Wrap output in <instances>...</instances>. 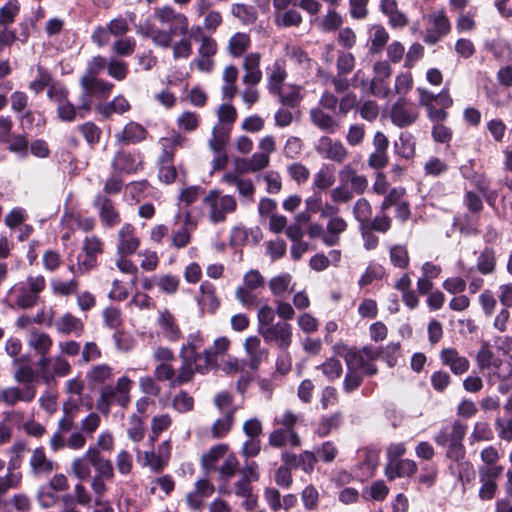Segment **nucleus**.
<instances>
[{"mask_svg": "<svg viewBox=\"0 0 512 512\" xmlns=\"http://www.w3.org/2000/svg\"><path fill=\"white\" fill-rule=\"evenodd\" d=\"M104 71L105 66H90L80 78L79 101L83 112H90L95 100H104L110 95L114 85L102 78Z\"/></svg>", "mask_w": 512, "mask_h": 512, "instance_id": "1", "label": "nucleus"}, {"mask_svg": "<svg viewBox=\"0 0 512 512\" xmlns=\"http://www.w3.org/2000/svg\"><path fill=\"white\" fill-rule=\"evenodd\" d=\"M205 339L202 333L197 330L188 334L186 342L180 348L179 357L181 362L200 374H206L213 369L214 358L210 350H199L204 346Z\"/></svg>", "mask_w": 512, "mask_h": 512, "instance_id": "2", "label": "nucleus"}, {"mask_svg": "<svg viewBox=\"0 0 512 512\" xmlns=\"http://www.w3.org/2000/svg\"><path fill=\"white\" fill-rule=\"evenodd\" d=\"M467 432V425L455 420L443 425L434 435L433 440L439 447L446 448L445 456L449 460H462L466 449L463 444Z\"/></svg>", "mask_w": 512, "mask_h": 512, "instance_id": "3", "label": "nucleus"}, {"mask_svg": "<svg viewBox=\"0 0 512 512\" xmlns=\"http://www.w3.org/2000/svg\"><path fill=\"white\" fill-rule=\"evenodd\" d=\"M46 288L44 276H28L25 282L14 284L8 291V297L11 300V306L20 309H31L38 305L40 294Z\"/></svg>", "mask_w": 512, "mask_h": 512, "instance_id": "4", "label": "nucleus"}, {"mask_svg": "<svg viewBox=\"0 0 512 512\" xmlns=\"http://www.w3.org/2000/svg\"><path fill=\"white\" fill-rule=\"evenodd\" d=\"M37 379L47 385L56 382L57 378H63L70 374L71 365L63 355L39 357L36 361Z\"/></svg>", "mask_w": 512, "mask_h": 512, "instance_id": "5", "label": "nucleus"}, {"mask_svg": "<svg viewBox=\"0 0 512 512\" xmlns=\"http://www.w3.org/2000/svg\"><path fill=\"white\" fill-rule=\"evenodd\" d=\"M209 208V220L214 223L225 221L226 215L236 210L237 203L231 195H221L218 190H211L203 200Z\"/></svg>", "mask_w": 512, "mask_h": 512, "instance_id": "6", "label": "nucleus"}, {"mask_svg": "<svg viewBox=\"0 0 512 512\" xmlns=\"http://www.w3.org/2000/svg\"><path fill=\"white\" fill-rule=\"evenodd\" d=\"M417 105L410 100L400 98L391 105L389 117L391 122L398 128L412 126L419 118Z\"/></svg>", "mask_w": 512, "mask_h": 512, "instance_id": "7", "label": "nucleus"}, {"mask_svg": "<svg viewBox=\"0 0 512 512\" xmlns=\"http://www.w3.org/2000/svg\"><path fill=\"white\" fill-rule=\"evenodd\" d=\"M194 374V370L183 362H181V366L177 371L174 369L171 362L159 363L154 370L155 378L158 381H169L171 387L181 386L190 382Z\"/></svg>", "mask_w": 512, "mask_h": 512, "instance_id": "8", "label": "nucleus"}, {"mask_svg": "<svg viewBox=\"0 0 512 512\" xmlns=\"http://www.w3.org/2000/svg\"><path fill=\"white\" fill-rule=\"evenodd\" d=\"M264 342L280 350H288L292 343V326L287 322H277L258 332Z\"/></svg>", "mask_w": 512, "mask_h": 512, "instance_id": "9", "label": "nucleus"}, {"mask_svg": "<svg viewBox=\"0 0 512 512\" xmlns=\"http://www.w3.org/2000/svg\"><path fill=\"white\" fill-rule=\"evenodd\" d=\"M63 411L64 415L58 421L57 430L50 438V447L54 452L63 449V435L73 429L78 405L72 402L65 403Z\"/></svg>", "mask_w": 512, "mask_h": 512, "instance_id": "10", "label": "nucleus"}, {"mask_svg": "<svg viewBox=\"0 0 512 512\" xmlns=\"http://www.w3.org/2000/svg\"><path fill=\"white\" fill-rule=\"evenodd\" d=\"M315 151L321 158L339 164L343 163L348 157V150L345 145L341 141L328 136H322L318 139L315 144Z\"/></svg>", "mask_w": 512, "mask_h": 512, "instance_id": "11", "label": "nucleus"}, {"mask_svg": "<svg viewBox=\"0 0 512 512\" xmlns=\"http://www.w3.org/2000/svg\"><path fill=\"white\" fill-rule=\"evenodd\" d=\"M180 224V227L172 233V247L181 249L189 245L191 242V234L196 228V222L192 219L189 211L183 214L178 213L175 216V224Z\"/></svg>", "mask_w": 512, "mask_h": 512, "instance_id": "12", "label": "nucleus"}, {"mask_svg": "<svg viewBox=\"0 0 512 512\" xmlns=\"http://www.w3.org/2000/svg\"><path fill=\"white\" fill-rule=\"evenodd\" d=\"M439 359L441 364L447 367L455 376H462L469 371V359L461 355L454 347H445L440 350Z\"/></svg>", "mask_w": 512, "mask_h": 512, "instance_id": "13", "label": "nucleus"}, {"mask_svg": "<svg viewBox=\"0 0 512 512\" xmlns=\"http://www.w3.org/2000/svg\"><path fill=\"white\" fill-rule=\"evenodd\" d=\"M132 380L127 376H122L117 380L115 386L104 385L101 388L102 394L112 402L121 407H126L130 403V390L132 387Z\"/></svg>", "mask_w": 512, "mask_h": 512, "instance_id": "14", "label": "nucleus"}, {"mask_svg": "<svg viewBox=\"0 0 512 512\" xmlns=\"http://www.w3.org/2000/svg\"><path fill=\"white\" fill-rule=\"evenodd\" d=\"M159 328L158 335L169 342H177L182 337V332L174 315L167 309L158 312L156 320Z\"/></svg>", "mask_w": 512, "mask_h": 512, "instance_id": "15", "label": "nucleus"}, {"mask_svg": "<svg viewBox=\"0 0 512 512\" xmlns=\"http://www.w3.org/2000/svg\"><path fill=\"white\" fill-rule=\"evenodd\" d=\"M214 491L215 487L208 479H198L194 484V489L186 495L188 507L194 511L201 510L205 499L212 496Z\"/></svg>", "mask_w": 512, "mask_h": 512, "instance_id": "16", "label": "nucleus"}, {"mask_svg": "<svg viewBox=\"0 0 512 512\" xmlns=\"http://www.w3.org/2000/svg\"><path fill=\"white\" fill-rule=\"evenodd\" d=\"M281 460L284 464L289 465L292 469H302L305 473L313 472L317 457L314 452L305 450L300 454H294L287 450L281 453Z\"/></svg>", "mask_w": 512, "mask_h": 512, "instance_id": "17", "label": "nucleus"}, {"mask_svg": "<svg viewBox=\"0 0 512 512\" xmlns=\"http://www.w3.org/2000/svg\"><path fill=\"white\" fill-rule=\"evenodd\" d=\"M352 71V66H338V74L333 78L335 89L338 92L346 90L349 86L359 87L366 86L370 79L365 75L363 70H358L353 78L349 81L346 75Z\"/></svg>", "mask_w": 512, "mask_h": 512, "instance_id": "18", "label": "nucleus"}, {"mask_svg": "<svg viewBox=\"0 0 512 512\" xmlns=\"http://www.w3.org/2000/svg\"><path fill=\"white\" fill-rule=\"evenodd\" d=\"M140 246V239L135 235V228L125 223L118 231L117 253L118 255H132Z\"/></svg>", "mask_w": 512, "mask_h": 512, "instance_id": "19", "label": "nucleus"}, {"mask_svg": "<svg viewBox=\"0 0 512 512\" xmlns=\"http://www.w3.org/2000/svg\"><path fill=\"white\" fill-rule=\"evenodd\" d=\"M36 396V389L27 385L23 389L18 387H7L0 391V404L14 406L18 402H31Z\"/></svg>", "mask_w": 512, "mask_h": 512, "instance_id": "20", "label": "nucleus"}, {"mask_svg": "<svg viewBox=\"0 0 512 512\" xmlns=\"http://www.w3.org/2000/svg\"><path fill=\"white\" fill-rule=\"evenodd\" d=\"M268 444L273 448H298L302 441L295 429L276 428L268 436Z\"/></svg>", "mask_w": 512, "mask_h": 512, "instance_id": "21", "label": "nucleus"}, {"mask_svg": "<svg viewBox=\"0 0 512 512\" xmlns=\"http://www.w3.org/2000/svg\"><path fill=\"white\" fill-rule=\"evenodd\" d=\"M93 205L97 208L101 221L107 227L111 228L120 223V214L116 210L111 199L102 195H97L94 199Z\"/></svg>", "mask_w": 512, "mask_h": 512, "instance_id": "22", "label": "nucleus"}, {"mask_svg": "<svg viewBox=\"0 0 512 512\" xmlns=\"http://www.w3.org/2000/svg\"><path fill=\"white\" fill-rule=\"evenodd\" d=\"M87 456L91 461V465L94 468L95 475L104 479H114L115 472L112 462L102 456V454L92 446L87 449Z\"/></svg>", "mask_w": 512, "mask_h": 512, "instance_id": "23", "label": "nucleus"}, {"mask_svg": "<svg viewBox=\"0 0 512 512\" xmlns=\"http://www.w3.org/2000/svg\"><path fill=\"white\" fill-rule=\"evenodd\" d=\"M111 165L115 172L130 174L138 170L141 161L135 152L118 151Z\"/></svg>", "mask_w": 512, "mask_h": 512, "instance_id": "24", "label": "nucleus"}, {"mask_svg": "<svg viewBox=\"0 0 512 512\" xmlns=\"http://www.w3.org/2000/svg\"><path fill=\"white\" fill-rule=\"evenodd\" d=\"M338 176L339 182L351 185L357 195L363 194L368 187L367 178L364 175L358 174L350 164L340 169Z\"/></svg>", "mask_w": 512, "mask_h": 512, "instance_id": "25", "label": "nucleus"}, {"mask_svg": "<svg viewBox=\"0 0 512 512\" xmlns=\"http://www.w3.org/2000/svg\"><path fill=\"white\" fill-rule=\"evenodd\" d=\"M244 347L249 356L248 365L251 369H257L268 357V351L261 348V341L257 336L248 337L245 340Z\"/></svg>", "mask_w": 512, "mask_h": 512, "instance_id": "26", "label": "nucleus"}, {"mask_svg": "<svg viewBox=\"0 0 512 512\" xmlns=\"http://www.w3.org/2000/svg\"><path fill=\"white\" fill-rule=\"evenodd\" d=\"M31 471L34 475H47L51 473L54 468V462L46 456L43 447L35 448L29 460Z\"/></svg>", "mask_w": 512, "mask_h": 512, "instance_id": "27", "label": "nucleus"}, {"mask_svg": "<svg viewBox=\"0 0 512 512\" xmlns=\"http://www.w3.org/2000/svg\"><path fill=\"white\" fill-rule=\"evenodd\" d=\"M146 134L147 131L142 125L129 122L121 132L115 134V139L120 144H137L146 138Z\"/></svg>", "mask_w": 512, "mask_h": 512, "instance_id": "28", "label": "nucleus"}, {"mask_svg": "<svg viewBox=\"0 0 512 512\" xmlns=\"http://www.w3.org/2000/svg\"><path fill=\"white\" fill-rule=\"evenodd\" d=\"M360 463L358 465L361 475L365 478L372 477L379 463V450L375 448H363L358 451Z\"/></svg>", "mask_w": 512, "mask_h": 512, "instance_id": "29", "label": "nucleus"}, {"mask_svg": "<svg viewBox=\"0 0 512 512\" xmlns=\"http://www.w3.org/2000/svg\"><path fill=\"white\" fill-rule=\"evenodd\" d=\"M348 228L347 221L339 216L328 220L325 227V234H323V243L326 246H335L339 244L340 235Z\"/></svg>", "mask_w": 512, "mask_h": 512, "instance_id": "30", "label": "nucleus"}, {"mask_svg": "<svg viewBox=\"0 0 512 512\" xmlns=\"http://www.w3.org/2000/svg\"><path fill=\"white\" fill-rule=\"evenodd\" d=\"M57 101V115L64 122H72L77 118L83 119L90 113L82 111L80 101L77 107L70 101L66 100L62 95L57 99Z\"/></svg>", "mask_w": 512, "mask_h": 512, "instance_id": "31", "label": "nucleus"}, {"mask_svg": "<svg viewBox=\"0 0 512 512\" xmlns=\"http://www.w3.org/2000/svg\"><path fill=\"white\" fill-rule=\"evenodd\" d=\"M28 346L32 349L36 355L39 357H43L50 353V350L53 346V340L49 334L33 330L28 337L27 341Z\"/></svg>", "mask_w": 512, "mask_h": 512, "instance_id": "32", "label": "nucleus"}, {"mask_svg": "<svg viewBox=\"0 0 512 512\" xmlns=\"http://www.w3.org/2000/svg\"><path fill=\"white\" fill-rule=\"evenodd\" d=\"M449 471L456 476L457 480L462 484L463 488L475 479L474 466L467 460H451Z\"/></svg>", "mask_w": 512, "mask_h": 512, "instance_id": "33", "label": "nucleus"}, {"mask_svg": "<svg viewBox=\"0 0 512 512\" xmlns=\"http://www.w3.org/2000/svg\"><path fill=\"white\" fill-rule=\"evenodd\" d=\"M417 471L415 461L411 459H402L396 463L386 464L385 475L389 480L395 478L410 477Z\"/></svg>", "mask_w": 512, "mask_h": 512, "instance_id": "34", "label": "nucleus"}, {"mask_svg": "<svg viewBox=\"0 0 512 512\" xmlns=\"http://www.w3.org/2000/svg\"><path fill=\"white\" fill-rule=\"evenodd\" d=\"M222 181L228 185L235 186L239 195L248 201H253L255 187L250 179L240 178L236 173H226Z\"/></svg>", "mask_w": 512, "mask_h": 512, "instance_id": "35", "label": "nucleus"}, {"mask_svg": "<svg viewBox=\"0 0 512 512\" xmlns=\"http://www.w3.org/2000/svg\"><path fill=\"white\" fill-rule=\"evenodd\" d=\"M503 408L508 418H497L495 421V428L501 439L512 441V395L509 396Z\"/></svg>", "mask_w": 512, "mask_h": 512, "instance_id": "36", "label": "nucleus"}, {"mask_svg": "<svg viewBox=\"0 0 512 512\" xmlns=\"http://www.w3.org/2000/svg\"><path fill=\"white\" fill-rule=\"evenodd\" d=\"M394 150L400 157L407 160L412 159L416 151L414 136L409 132L400 133L399 139L394 142Z\"/></svg>", "mask_w": 512, "mask_h": 512, "instance_id": "37", "label": "nucleus"}, {"mask_svg": "<svg viewBox=\"0 0 512 512\" xmlns=\"http://www.w3.org/2000/svg\"><path fill=\"white\" fill-rule=\"evenodd\" d=\"M496 253L492 247H485L478 255L476 269L482 275H490L496 269Z\"/></svg>", "mask_w": 512, "mask_h": 512, "instance_id": "38", "label": "nucleus"}, {"mask_svg": "<svg viewBox=\"0 0 512 512\" xmlns=\"http://www.w3.org/2000/svg\"><path fill=\"white\" fill-rule=\"evenodd\" d=\"M484 49L486 53L492 54L494 60L498 62L509 60L512 53L510 45L501 39L486 40Z\"/></svg>", "mask_w": 512, "mask_h": 512, "instance_id": "39", "label": "nucleus"}, {"mask_svg": "<svg viewBox=\"0 0 512 512\" xmlns=\"http://www.w3.org/2000/svg\"><path fill=\"white\" fill-rule=\"evenodd\" d=\"M310 118L315 126L326 133H335L339 128V123L319 108L310 111Z\"/></svg>", "mask_w": 512, "mask_h": 512, "instance_id": "40", "label": "nucleus"}, {"mask_svg": "<svg viewBox=\"0 0 512 512\" xmlns=\"http://www.w3.org/2000/svg\"><path fill=\"white\" fill-rule=\"evenodd\" d=\"M129 109L130 104L123 96H117L109 103H99L95 106V111L105 118L110 117L113 113L123 114Z\"/></svg>", "mask_w": 512, "mask_h": 512, "instance_id": "41", "label": "nucleus"}, {"mask_svg": "<svg viewBox=\"0 0 512 512\" xmlns=\"http://www.w3.org/2000/svg\"><path fill=\"white\" fill-rule=\"evenodd\" d=\"M55 327L60 334H80L83 330V323L71 313H66L55 322Z\"/></svg>", "mask_w": 512, "mask_h": 512, "instance_id": "42", "label": "nucleus"}, {"mask_svg": "<svg viewBox=\"0 0 512 512\" xmlns=\"http://www.w3.org/2000/svg\"><path fill=\"white\" fill-rule=\"evenodd\" d=\"M335 183V169L330 164H323L313 177V187L326 190Z\"/></svg>", "mask_w": 512, "mask_h": 512, "instance_id": "43", "label": "nucleus"}, {"mask_svg": "<svg viewBox=\"0 0 512 512\" xmlns=\"http://www.w3.org/2000/svg\"><path fill=\"white\" fill-rule=\"evenodd\" d=\"M91 466V461L86 451L81 457L72 460L71 471L78 480L83 481L91 477Z\"/></svg>", "mask_w": 512, "mask_h": 512, "instance_id": "44", "label": "nucleus"}, {"mask_svg": "<svg viewBox=\"0 0 512 512\" xmlns=\"http://www.w3.org/2000/svg\"><path fill=\"white\" fill-rule=\"evenodd\" d=\"M236 299L246 309H253L261 305V299L258 297L257 290L239 286L235 291Z\"/></svg>", "mask_w": 512, "mask_h": 512, "instance_id": "45", "label": "nucleus"}, {"mask_svg": "<svg viewBox=\"0 0 512 512\" xmlns=\"http://www.w3.org/2000/svg\"><path fill=\"white\" fill-rule=\"evenodd\" d=\"M20 11L18 0H9L0 7V26L8 28L12 24Z\"/></svg>", "mask_w": 512, "mask_h": 512, "instance_id": "46", "label": "nucleus"}, {"mask_svg": "<svg viewBox=\"0 0 512 512\" xmlns=\"http://www.w3.org/2000/svg\"><path fill=\"white\" fill-rule=\"evenodd\" d=\"M236 409L233 408L227 412L224 417L217 419L212 426V435L215 438H222L228 434L234 422Z\"/></svg>", "mask_w": 512, "mask_h": 512, "instance_id": "47", "label": "nucleus"}, {"mask_svg": "<svg viewBox=\"0 0 512 512\" xmlns=\"http://www.w3.org/2000/svg\"><path fill=\"white\" fill-rule=\"evenodd\" d=\"M90 383L103 384L113 378V370L107 364L96 365L87 373Z\"/></svg>", "mask_w": 512, "mask_h": 512, "instance_id": "48", "label": "nucleus"}, {"mask_svg": "<svg viewBox=\"0 0 512 512\" xmlns=\"http://www.w3.org/2000/svg\"><path fill=\"white\" fill-rule=\"evenodd\" d=\"M250 43V38L245 33L237 32L229 40L228 48L233 57L244 54Z\"/></svg>", "mask_w": 512, "mask_h": 512, "instance_id": "49", "label": "nucleus"}, {"mask_svg": "<svg viewBox=\"0 0 512 512\" xmlns=\"http://www.w3.org/2000/svg\"><path fill=\"white\" fill-rule=\"evenodd\" d=\"M172 424V418L169 414H161L152 417L151 419V434L150 441L154 442L158 439L160 434L166 431Z\"/></svg>", "mask_w": 512, "mask_h": 512, "instance_id": "50", "label": "nucleus"}, {"mask_svg": "<svg viewBox=\"0 0 512 512\" xmlns=\"http://www.w3.org/2000/svg\"><path fill=\"white\" fill-rule=\"evenodd\" d=\"M352 212L359 226H364L372 216V207L367 199L360 198L355 202Z\"/></svg>", "mask_w": 512, "mask_h": 512, "instance_id": "51", "label": "nucleus"}, {"mask_svg": "<svg viewBox=\"0 0 512 512\" xmlns=\"http://www.w3.org/2000/svg\"><path fill=\"white\" fill-rule=\"evenodd\" d=\"M341 424V414L340 413H334L330 416L323 417L316 429V434L319 437H326L331 433V431L339 428Z\"/></svg>", "mask_w": 512, "mask_h": 512, "instance_id": "52", "label": "nucleus"}, {"mask_svg": "<svg viewBox=\"0 0 512 512\" xmlns=\"http://www.w3.org/2000/svg\"><path fill=\"white\" fill-rule=\"evenodd\" d=\"M270 163V157L263 153H254L250 159L243 161L242 172H257L266 168Z\"/></svg>", "mask_w": 512, "mask_h": 512, "instance_id": "53", "label": "nucleus"}, {"mask_svg": "<svg viewBox=\"0 0 512 512\" xmlns=\"http://www.w3.org/2000/svg\"><path fill=\"white\" fill-rule=\"evenodd\" d=\"M373 35L370 36L371 46L370 53H379L389 39V34L382 25H375L373 28Z\"/></svg>", "mask_w": 512, "mask_h": 512, "instance_id": "54", "label": "nucleus"}, {"mask_svg": "<svg viewBox=\"0 0 512 512\" xmlns=\"http://www.w3.org/2000/svg\"><path fill=\"white\" fill-rule=\"evenodd\" d=\"M356 194L354 188L349 184L340 183L331 191V200L336 203H347L351 201Z\"/></svg>", "mask_w": 512, "mask_h": 512, "instance_id": "55", "label": "nucleus"}, {"mask_svg": "<svg viewBox=\"0 0 512 512\" xmlns=\"http://www.w3.org/2000/svg\"><path fill=\"white\" fill-rule=\"evenodd\" d=\"M391 263L398 268L404 269L409 264V254L406 246L404 245H393L389 251Z\"/></svg>", "mask_w": 512, "mask_h": 512, "instance_id": "56", "label": "nucleus"}, {"mask_svg": "<svg viewBox=\"0 0 512 512\" xmlns=\"http://www.w3.org/2000/svg\"><path fill=\"white\" fill-rule=\"evenodd\" d=\"M136 47V40L133 37H121L112 45L114 54L120 57H127L133 54Z\"/></svg>", "mask_w": 512, "mask_h": 512, "instance_id": "57", "label": "nucleus"}, {"mask_svg": "<svg viewBox=\"0 0 512 512\" xmlns=\"http://www.w3.org/2000/svg\"><path fill=\"white\" fill-rule=\"evenodd\" d=\"M78 130L84 137L87 144L94 146L99 143L101 129L93 122H86L78 126Z\"/></svg>", "mask_w": 512, "mask_h": 512, "instance_id": "58", "label": "nucleus"}, {"mask_svg": "<svg viewBox=\"0 0 512 512\" xmlns=\"http://www.w3.org/2000/svg\"><path fill=\"white\" fill-rule=\"evenodd\" d=\"M448 169V164L444 160L435 156L430 157L424 164L425 174L433 177L445 174Z\"/></svg>", "mask_w": 512, "mask_h": 512, "instance_id": "59", "label": "nucleus"}, {"mask_svg": "<svg viewBox=\"0 0 512 512\" xmlns=\"http://www.w3.org/2000/svg\"><path fill=\"white\" fill-rule=\"evenodd\" d=\"M327 377L329 381H334L342 374V364L338 359L329 358L323 364L317 367Z\"/></svg>", "mask_w": 512, "mask_h": 512, "instance_id": "60", "label": "nucleus"}, {"mask_svg": "<svg viewBox=\"0 0 512 512\" xmlns=\"http://www.w3.org/2000/svg\"><path fill=\"white\" fill-rule=\"evenodd\" d=\"M314 453L317 457V460L319 459L324 463H331L336 459L338 455V449L334 442L326 441L322 443L321 446L317 447Z\"/></svg>", "mask_w": 512, "mask_h": 512, "instance_id": "61", "label": "nucleus"}, {"mask_svg": "<svg viewBox=\"0 0 512 512\" xmlns=\"http://www.w3.org/2000/svg\"><path fill=\"white\" fill-rule=\"evenodd\" d=\"M292 277L290 274L278 275L270 279L269 288L274 296H282L288 291Z\"/></svg>", "mask_w": 512, "mask_h": 512, "instance_id": "62", "label": "nucleus"}, {"mask_svg": "<svg viewBox=\"0 0 512 512\" xmlns=\"http://www.w3.org/2000/svg\"><path fill=\"white\" fill-rule=\"evenodd\" d=\"M275 314L276 310H274L270 305H268L267 303L262 304L257 313V331L259 332L264 328L273 325Z\"/></svg>", "mask_w": 512, "mask_h": 512, "instance_id": "63", "label": "nucleus"}, {"mask_svg": "<svg viewBox=\"0 0 512 512\" xmlns=\"http://www.w3.org/2000/svg\"><path fill=\"white\" fill-rule=\"evenodd\" d=\"M168 461L163 458L160 454L155 451H147L144 453V462L143 465L149 467L152 472L159 473L161 472Z\"/></svg>", "mask_w": 512, "mask_h": 512, "instance_id": "64", "label": "nucleus"}]
</instances>
